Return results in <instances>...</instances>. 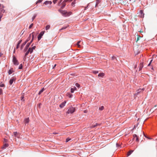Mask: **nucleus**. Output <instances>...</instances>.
Here are the masks:
<instances>
[{
  "label": "nucleus",
  "instance_id": "f257e3e1",
  "mask_svg": "<svg viewBox=\"0 0 157 157\" xmlns=\"http://www.w3.org/2000/svg\"><path fill=\"white\" fill-rule=\"evenodd\" d=\"M58 11L61 13L63 16L66 17L70 15V14L69 13H68L66 11L60 9H59L58 10Z\"/></svg>",
  "mask_w": 157,
  "mask_h": 157
},
{
  "label": "nucleus",
  "instance_id": "f03ea898",
  "mask_svg": "<svg viewBox=\"0 0 157 157\" xmlns=\"http://www.w3.org/2000/svg\"><path fill=\"white\" fill-rule=\"evenodd\" d=\"M75 110V108L71 107L70 108L68 111L67 112V113L69 114V113H73Z\"/></svg>",
  "mask_w": 157,
  "mask_h": 157
},
{
  "label": "nucleus",
  "instance_id": "7ed1b4c3",
  "mask_svg": "<svg viewBox=\"0 0 157 157\" xmlns=\"http://www.w3.org/2000/svg\"><path fill=\"white\" fill-rule=\"evenodd\" d=\"M13 62L15 65H17L19 64L18 60L14 56H13Z\"/></svg>",
  "mask_w": 157,
  "mask_h": 157
},
{
  "label": "nucleus",
  "instance_id": "20e7f679",
  "mask_svg": "<svg viewBox=\"0 0 157 157\" xmlns=\"http://www.w3.org/2000/svg\"><path fill=\"white\" fill-rule=\"evenodd\" d=\"M32 42H31V41H30V42L28 43L26 45V46L25 47V48L24 49V52H26L27 51L29 46L30 45Z\"/></svg>",
  "mask_w": 157,
  "mask_h": 157
},
{
  "label": "nucleus",
  "instance_id": "39448f33",
  "mask_svg": "<svg viewBox=\"0 0 157 157\" xmlns=\"http://www.w3.org/2000/svg\"><path fill=\"white\" fill-rule=\"evenodd\" d=\"M44 31H41L40 34H39L38 36V40H40L42 36H43L44 34Z\"/></svg>",
  "mask_w": 157,
  "mask_h": 157
},
{
  "label": "nucleus",
  "instance_id": "423d86ee",
  "mask_svg": "<svg viewBox=\"0 0 157 157\" xmlns=\"http://www.w3.org/2000/svg\"><path fill=\"white\" fill-rule=\"evenodd\" d=\"M16 78L13 77H12L9 81V84L10 85H11L14 81H15Z\"/></svg>",
  "mask_w": 157,
  "mask_h": 157
},
{
  "label": "nucleus",
  "instance_id": "0eeeda50",
  "mask_svg": "<svg viewBox=\"0 0 157 157\" xmlns=\"http://www.w3.org/2000/svg\"><path fill=\"white\" fill-rule=\"evenodd\" d=\"M143 90H144L143 89H138V90H137L136 91V93L135 94V95L136 96L138 95L140 93L142 92Z\"/></svg>",
  "mask_w": 157,
  "mask_h": 157
},
{
  "label": "nucleus",
  "instance_id": "6e6552de",
  "mask_svg": "<svg viewBox=\"0 0 157 157\" xmlns=\"http://www.w3.org/2000/svg\"><path fill=\"white\" fill-rule=\"evenodd\" d=\"M66 103V102L65 101L62 102L61 104L59 105V107L61 108H63L65 105Z\"/></svg>",
  "mask_w": 157,
  "mask_h": 157
},
{
  "label": "nucleus",
  "instance_id": "1a4fd4ad",
  "mask_svg": "<svg viewBox=\"0 0 157 157\" xmlns=\"http://www.w3.org/2000/svg\"><path fill=\"white\" fill-rule=\"evenodd\" d=\"M27 42L26 40L23 43L21 46V49L22 50L24 46L25 45V44L27 43Z\"/></svg>",
  "mask_w": 157,
  "mask_h": 157
},
{
  "label": "nucleus",
  "instance_id": "9d476101",
  "mask_svg": "<svg viewBox=\"0 0 157 157\" xmlns=\"http://www.w3.org/2000/svg\"><path fill=\"white\" fill-rule=\"evenodd\" d=\"M22 41V40H19V41L18 42V43L17 45V47H16L17 49L19 47L20 45L21 44V42Z\"/></svg>",
  "mask_w": 157,
  "mask_h": 157
},
{
  "label": "nucleus",
  "instance_id": "9b49d317",
  "mask_svg": "<svg viewBox=\"0 0 157 157\" xmlns=\"http://www.w3.org/2000/svg\"><path fill=\"white\" fill-rule=\"evenodd\" d=\"M13 72V71L12 68H10L8 71V73L9 75L11 74Z\"/></svg>",
  "mask_w": 157,
  "mask_h": 157
},
{
  "label": "nucleus",
  "instance_id": "f8f14e48",
  "mask_svg": "<svg viewBox=\"0 0 157 157\" xmlns=\"http://www.w3.org/2000/svg\"><path fill=\"white\" fill-rule=\"evenodd\" d=\"M52 3V2L51 1H46L44 2V4L46 5H47L48 4H51Z\"/></svg>",
  "mask_w": 157,
  "mask_h": 157
},
{
  "label": "nucleus",
  "instance_id": "ddd939ff",
  "mask_svg": "<svg viewBox=\"0 0 157 157\" xmlns=\"http://www.w3.org/2000/svg\"><path fill=\"white\" fill-rule=\"evenodd\" d=\"M24 121L26 124L28 123L29 121V118L27 117L25 118L24 120Z\"/></svg>",
  "mask_w": 157,
  "mask_h": 157
},
{
  "label": "nucleus",
  "instance_id": "4468645a",
  "mask_svg": "<svg viewBox=\"0 0 157 157\" xmlns=\"http://www.w3.org/2000/svg\"><path fill=\"white\" fill-rule=\"evenodd\" d=\"M0 14H2L3 15V13L5 12V10L3 9H0Z\"/></svg>",
  "mask_w": 157,
  "mask_h": 157
},
{
  "label": "nucleus",
  "instance_id": "2eb2a0df",
  "mask_svg": "<svg viewBox=\"0 0 157 157\" xmlns=\"http://www.w3.org/2000/svg\"><path fill=\"white\" fill-rule=\"evenodd\" d=\"M9 146V144H5L3 145L2 148L3 149H6L7 147Z\"/></svg>",
  "mask_w": 157,
  "mask_h": 157
},
{
  "label": "nucleus",
  "instance_id": "dca6fc26",
  "mask_svg": "<svg viewBox=\"0 0 157 157\" xmlns=\"http://www.w3.org/2000/svg\"><path fill=\"white\" fill-rule=\"evenodd\" d=\"M143 67V64L142 63H140V66H139V71H140L141 70Z\"/></svg>",
  "mask_w": 157,
  "mask_h": 157
},
{
  "label": "nucleus",
  "instance_id": "f3484780",
  "mask_svg": "<svg viewBox=\"0 0 157 157\" xmlns=\"http://www.w3.org/2000/svg\"><path fill=\"white\" fill-rule=\"evenodd\" d=\"M61 4H62V6H61V8L62 9H63L64 8V7L65 6L66 4V3H64L62 2L61 3Z\"/></svg>",
  "mask_w": 157,
  "mask_h": 157
},
{
  "label": "nucleus",
  "instance_id": "a211bd4d",
  "mask_svg": "<svg viewBox=\"0 0 157 157\" xmlns=\"http://www.w3.org/2000/svg\"><path fill=\"white\" fill-rule=\"evenodd\" d=\"M44 88H43L39 92V93H38V94L39 95H40L43 91H44Z\"/></svg>",
  "mask_w": 157,
  "mask_h": 157
},
{
  "label": "nucleus",
  "instance_id": "6ab92c4d",
  "mask_svg": "<svg viewBox=\"0 0 157 157\" xmlns=\"http://www.w3.org/2000/svg\"><path fill=\"white\" fill-rule=\"evenodd\" d=\"M133 150H130L127 153L128 156L130 155L133 151Z\"/></svg>",
  "mask_w": 157,
  "mask_h": 157
},
{
  "label": "nucleus",
  "instance_id": "aec40b11",
  "mask_svg": "<svg viewBox=\"0 0 157 157\" xmlns=\"http://www.w3.org/2000/svg\"><path fill=\"white\" fill-rule=\"evenodd\" d=\"M104 73H100L98 75V76L99 77H103L104 76Z\"/></svg>",
  "mask_w": 157,
  "mask_h": 157
},
{
  "label": "nucleus",
  "instance_id": "412c9836",
  "mask_svg": "<svg viewBox=\"0 0 157 157\" xmlns=\"http://www.w3.org/2000/svg\"><path fill=\"white\" fill-rule=\"evenodd\" d=\"M34 33V32H33L32 33H31V35L32 34V39H31V42H33V40H34V35H33V33Z\"/></svg>",
  "mask_w": 157,
  "mask_h": 157
},
{
  "label": "nucleus",
  "instance_id": "4be33fe9",
  "mask_svg": "<svg viewBox=\"0 0 157 157\" xmlns=\"http://www.w3.org/2000/svg\"><path fill=\"white\" fill-rule=\"evenodd\" d=\"M31 34H30L29 35V36L28 38L26 40V41L28 42V41H29L31 39Z\"/></svg>",
  "mask_w": 157,
  "mask_h": 157
},
{
  "label": "nucleus",
  "instance_id": "5701e85b",
  "mask_svg": "<svg viewBox=\"0 0 157 157\" xmlns=\"http://www.w3.org/2000/svg\"><path fill=\"white\" fill-rule=\"evenodd\" d=\"M30 49H29L26 52L25 55V56H26L27 55H28L29 53L30 52Z\"/></svg>",
  "mask_w": 157,
  "mask_h": 157
},
{
  "label": "nucleus",
  "instance_id": "b1692460",
  "mask_svg": "<svg viewBox=\"0 0 157 157\" xmlns=\"http://www.w3.org/2000/svg\"><path fill=\"white\" fill-rule=\"evenodd\" d=\"M80 42V41H78L77 43V45L78 47L80 48H81V46L79 44V43Z\"/></svg>",
  "mask_w": 157,
  "mask_h": 157
},
{
  "label": "nucleus",
  "instance_id": "393cba45",
  "mask_svg": "<svg viewBox=\"0 0 157 157\" xmlns=\"http://www.w3.org/2000/svg\"><path fill=\"white\" fill-rule=\"evenodd\" d=\"M140 13L141 14V16L142 17L144 16V13H143V10H141L140 11Z\"/></svg>",
  "mask_w": 157,
  "mask_h": 157
},
{
  "label": "nucleus",
  "instance_id": "a878e982",
  "mask_svg": "<svg viewBox=\"0 0 157 157\" xmlns=\"http://www.w3.org/2000/svg\"><path fill=\"white\" fill-rule=\"evenodd\" d=\"M22 67H23L22 64H21L20 65L19 67H18V69H21L22 68Z\"/></svg>",
  "mask_w": 157,
  "mask_h": 157
},
{
  "label": "nucleus",
  "instance_id": "bb28decb",
  "mask_svg": "<svg viewBox=\"0 0 157 157\" xmlns=\"http://www.w3.org/2000/svg\"><path fill=\"white\" fill-rule=\"evenodd\" d=\"M104 109V107L102 106L99 107V109L100 110H102Z\"/></svg>",
  "mask_w": 157,
  "mask_h": 157
},
{
  "label": "nucleus",
  "instance_id": "cd10ccee",
  "mask_svg": "<svg viewBox=\"0 0 157 157\" xmlns=\"http://www.w3.org/2000/svg\"><path fill=\"white\" fill-rule=\"evenodd\" d=\"M24 96L22 95L21 97V100L22 101H25V100L24 99Z\"/></svg>",
  "mask_w": 157,
  "mask_h": 157
},
{
  "label": "nucleus",
  "instance_id": "c85d7f7f",
  "mask_svg": "<svg viewBox=\"0 0 157 157\" xmlns=\"http://www.w3.org/2000/svg\"><path fill=\"white\" fill-rule=\"evenodd\" d=\"M36 16V14H35L32 18V21H33Z\"/></svg>",
  "mask_w": 157,
  "mask_h": 157
},
{
  "label": "nucleus",
  "instance_id": "c756f323",
  "mask_svg": "<svg viewBox=\"0 0 157 157\" xmlns=\"http://www.w3.org/2000/svg\"><path fill=\"white\" fill-rule=\"evenodd\" d=\"M99 124H98V123H96V124H95L93 125L92 126V128H94L95 127H96V126L98 125H99Z\"/></svg>",
  "mask_w": 157,
  "mask_h": 157
},
{
  "label": "nucleus",
  "instance_id": "7c9ffc66",
  "mask_svg": "<svg viewBox=\"0 0 157 157\" xmlns=\"http://www.w3.org/2000/svg\"><path fill=\"white\" fill-rule=\"evenodd\" d=\"M50 28V26L49 25H48L46 26L45 28H46V30H47L49 29Z\"/></svg>",
  "mask_w": 157,
  "mask_h": 157
},
{
  "label": "nucleus",
  "instance_id": "2f4dec72",
  "mask_svg": "<svg viewBox=\"0 0 157 157\" xmlns=\"http://www.w3.org/2000/svg\"><path fill=\"white\" fill-rule=\"evenodd\" d=\"M67 28V26H64L61 29H60V31L61 30H63L64 29H65Z\"/></svg>",
  "mask_w": 157,
  "mask_h": 157
},
{
  "label": "nucleus",
  "instance_id": "473e14b6",
  "mask_svg": "<svg viewBox=\"0 0 157 157\" xmlns=\"http://www.w3.org/2000/svg\"><path fill=\"white\" fill-rule=\"evenodd\" d=\"M2 82L0 84V86L1 87H4L5 86V85L4 84L2 83Z\"/></svg>",
  "mask_w": 157,
  "mask_h": 157
},
{
  "label": "nucleus",
  "instance_id": "72a5a7b5",
  "mask_svg": "<svg viewBox=\"0 0 157 157\" xmlns=\"http://www.w3.org/2000/svg\"><path fill=\"white\" fill-rule=\"evenodd\" d=\"M70 0H64L62 2L64 3H66V2L68 1H70Z\"/></svg>",
  "mask_w": 157,
  "mask_h": 157
},
{
  "label": "nucleus",
  "instance_id": "f704fd0d",
  "mask_svg": "<svg viewBox=\"0 0 157 157\" xmlns=\"http://www.w3.org/2000/svg\"><path fill=\"white\" fill-rule=\"evenodd\" d=\"M17 132H14L13 133V135L15 136H17Z\"/></svg>",
  "mask_w": 157,
  "mask_h": 157
},
{
  "label": "nucleus",
  "instance_id": "c9c22d12",
  "mask_svg": "<svg viewBox=\"0 0 157 157\" xmlns=\"http://www.w3.org/2000/svg\"><path fill=\"white\" fill-rule=\"evenodd\" d=\"M100 2L101 0H96V3H97V4H98Z\"/></svg>",
  "mask_w": 157,
  "mask_h": 157
},
{
  "label": "nucleus",
  "instance_id": "e433bc0d",
  "mask_svg": "<svg viewBox=\"0 0 157 157\" xmlns=\"http://www.w3.org/2000/svg\"><path fill=\"white\" fill-rule=\"evenodd\" d=\"M75 1H74V2H72L71 3V5L72 6H75Z\"/></svg>",
  "mask_w": 157,
  "mask_h": 157
},
{
  "label": "nucleus",
  "instance_id": "4c0bfd02",
  "mask_svg": "<svg viewBox=\"0 0 157 157\" xmlns=\"http://www.w3.org/2000/svg\"><path fill=\"white\" fill-rule=\"evenodd\" d=\"M42 1V0H38L36 2V4H37L38 3H40Z\"/></svg>",
  "mask_w": 157,
  "mask_h": 157
},
{
  "label": "nucleus",
  "instance_id": "58836bf2",
  "mask_svg": "<svg viewBox=\"0 0 157 157\" xmlns=\"http://www.w3.org/2000/svg\"><path fill=\"white\" fill-rule=\"evenodd\" d=\"M74 90L73 88H72L71 89V93H73L74 92Z\"/></svg>",
  "mask_w": 157,
  "mask_h": 157
},
{
  "label": "nucleus",
  "instance_id": "ea45409f",
  "mask_svg": "<svg viewBox=\"0 0 157 157\" xmlns=\"http://www.w3.org/2000/svg\"><path fill=\"white\" fill-rule=\"evenodd\" d=\"M75 86L78 87H79L80 85L78 83H76L75 84Z\"/></svg>",
  "mask_w": 157,
  "mask_h": 157
},
{
  "label": "nucleus",
  "instance_id": "a19ab883",
  "mask_svg": "<svg viewBox=\"0 0 157 157\" xmlns=\"http://www.w3.org/2000/svg\"><path fill=\"white\" fill-rule=\"evenodd\" d=\"M33 23H32V24H31L30 25V26H29V29H31V28L32 27V26H33Z\"/></svg>",
  "mask_w": 157,
  "mask_h": 157
},
{
  "label": "nucleus",
  "instance_id": "79ce46f5",
  "mask_svg": "<svg viewBox=\"0 0 157 157\" xmlns=\"http://www.w3.org/2000/svg\"><path fill=\"white\" fill-rule=\"evenodd\" d=\"M98 71H93V73L94 74H96L98 73Z\"/></svg>",
  "mask_w": 157,
  "mask_h": 157
},
{
  "label": "nucleus",
  "instance_id": "37998d69",
  "mask_svg": "<svg viewBox=\"0 0 157 157\" xmlns=\"http://www.w3.org/2000/svg\"><path fill=\"white\" fill-rule=\"evenodd\" d=\"M29 49H30V53H32L33 51V50L31 48H29Z\"/></svg>",
  "mask_w": 157,
  "mask_h": 157
},
{
  "label": "nucleus",
  "instance_id": "c03bdc74",
  "mask_svg": "<svg viewBox=\"0 0 157 157\" xmlns=\"http://www.w3.org/2000/svg\"><path fill=\"white\" fill-rule=\"evenodd\" d=\"M133 139H134L135 138V137H138V136H137V135L136 134H134V135H133Z\"/></svg>",
  "mask_w": 157,
  "mask_h": 157
},
{
  "label": "nucleus",
  "instance_id": "a18cd8bd",
  "mask_svg": "<svg viewBox=\"0 0 157 157\" xmlns=\"http://www.w3.org/2000/svg\"><path fill=\"white\" fill-rule=\"evenodd\" d=\"M2 94V90L0 89V95Z\"/></svg>",
  "mask_w": 157,
  "mask_h": 157
},
{
  "label": "nucleus",
  "instance_id": "49530a36",
  "mask_svg": "<svg viewBox=\"0 0 157 157\" xmlns=\"http://www.w3.org/2000/svg\"><path fill=\"white\" fill-rule=\"evenodd\" d=\"M0 9H3L4 8V6L3 5H1V6Z\"/></svg>",
  "mask_w": 157,
  "mask_h": 157
},
{
  "label": "nucleus",
  "instance_id": "de8ad7c7",
  "mask_svg": "<svg viewBox=\"0 0 157 157\" xmlns=\"http://www.w3.org/2000/svg\"><path fill=\"white\" fill-rule=\"evenodd\" d=\"M71 139H69V138H67L66 139V142H68V141H69L70 140H71Z\"/></svg>",
  "mask_w": 157,
  "mask_h": 157
},
{
  "label": "nucleus",
  "instance_id": "09e8293b",
  "mask_svg": "<svg viewBox=\"0 0 157 157\" xmlns=\"http://www.w3.org/2000/svg\"><path fill=\"white\" fill-rule=\"evenodd\" d=\"M36 48V46H33V47H32V48H31L33 50H34L35 49V48Z\"/></svg>",
  "mask_w": 157,
  "mask_h": 157
},
{
  "label": "nucleus",
  "instance_id": "8fccbe9b",
  "mask_svg": "<svg viewBox=\"0 0 157 157\" xmlns=\"http://www.w3.org/2000/svg\"><path fill=\"white\" fill-rule=\"evenodd\" d=\"M58 0H53V2L54 4H55Z\"/></svg>",
  "mask_w": 157,
  "mask_h": 157
},
{
  "label": "nucleus",
  "instance_id": "3c124183",
  "mask_svg": "<svg viewBox=\"0 0 157 157\" xmlns=\"http://www.w3.org/2000/svg\"><path fill=\"white\" fill-rule=\"evenodd\" d=\"M69 97L70 98H71L73 96V95L72 94H69Z\"/></svg>",
  "mask_w": 157,
  "mask_h": 157
},
{
  "label": "nucleus",
  "instance_id": "603ef678",
  "mask_svg": "<svg viewBox=\"0 0 157 157\" xmlns=\"http://www.w3.org/2000/svg\"><path fill=\"white\" fill-rule=\"evenodd\" d=\"M139 138H138V137H136V141L137 142H138L139 141Z\"/></svg>",
  "mask_w": 157,
  "mask_h": 157
},
{
  "label": "nucleus",
  "instance_id": "864d4df0",
  "mask_svg": "<svg viewBox=\"0 0 157 157\" xmlns=\"http://www.w3.org/2000/svg\"><path fill=\"white\" fill-rule=\"evenodd\" d=\"M144 136H145V137H146V138H148V139H149L150 140V139H151V138H149V137H148L147 136H145V135H144Z\"/></svg>",
  "mask_w": 157,
  "mask_h": 157
},
{
  "label": "nucleus",
  "instance_id": "5fc2aeb1",
  "mask_svg": "<svg viewBox=\"0 0 157 157\" xmlns=\"http://www.w3.org/2000/svg\"><path fill=\"white\" fill-rule=\"evenodd\" d=\"M116 146L117 147H118L120 146V145L117 143H116Z\"/></svg>",
  "mask_w": 157,
  "mask_h": 157
},
{
  "label": "nucleus",
  "instance_id": "6e6d98bb",
  "mask_svg": "<svg viewBox=\"0 0 157 157\" xmlns=\"http://www.w3.org/2000/svg\"><path fill=\"white\" fill-rule=\"evenodd\" d=\"M3 16L2 15L0 14V21H1V19Z\"/></svg>",
  "mask_w": 157,
  "mask_h": 157
},
{
  "label": "nucleus",
  "instance_id": "4d7b16f0",
  "mask_svg": "<svg viewBox=\"0 0 157 157\" xmlns=\"http://www.w3.org/2000/svg\"><path fill=\"white\" fill-rule=\"evenodd\" d=\"M115 58V57L114 56H113L112 57V59L113 60H114Z\"/></svg>",
  "mask_w": 157,
  "mask_h": 157
},
{
  "label": "nucleus",
  "instance_id": "13d9d810",
  "mask_svg": "<svg viewBox=\"0 0 157 157\" xmlns=\"http://www.w3.org/2000/svg\"><path fill=\"white\" fill-rule=\"evenodd\" d=\"M73 89H74V90H76L77 89V88L75 87H74V88H73Z\"/></svg>",
  "mask_w": 157,
  "mask_h": 157
},
{
  "label": "nucleus",
  "instance_id": "bf43d9fd",
  "mask_svg": "<svg viewBox=\"0 0 157 157\" xmlns=\"http://www.w3.org/2000/svg\"><path fill=\"white\" fill-rule=\"evenodd\" d=\"M84 113H86L87 112V110H86L84 111Z\"/></svg>",
  "mask_w": 157,
  "mask_h": 157
},
{
  "label": "nucleus",
  "instance_id": "052dcab7",
  "mask_svg": "<svg viewBox=\"0 0 157 157\" xmlns=\"http://www.w3.org/2000/svg\"><path fill=\"white\" fill-rule=\"evenodd\" d=\"M25 59H26V56H25L23 58V59L25 60Z\"/></svg>",
  "mask_w": 157,
  "mask_h": 157
},
{
  "label": "nucleus",
  "instance_id": "680f3d73",
  "mask_svg": "<svg viewBox=\"0 0 157 157\" xmlns=\"http://www.w3.org/2000/svg\"><path fill=\"white\" fill-rule=\"evenodd\" d=\"M56 66V64L54 65V66L52 68L54 69V67Z\"/></svg>",
  "mask_w": 157,
  "mask_h": 157
},
{
  "label": "nucleus",
  "instance_id": "e2e57ef3",
  "mask_svg": "<svg viewBox=\"0 0 157 157\" xmlns=\"http://www.w3.org/2000/svg\"><path fill=\"white\" fill-rule=\"evenodd\" d=\"M87 7H88V6H87L86 7H85V9L84 10H86V9H87Z\"/></svg>",
  "mask_w": 157,
  "mask_h": 157
},
{
  "label": "nucleus",
  "instance_id": "0e129e2a",
  "mask_svg": "<svg viewBox=\"0 0 157 157\" xmlns=\"http://www.w3.org/2000/svg\"><path fill=\"white\" fill-rule=\"evenodd\" d=\"M98 5V4H97V3H96V5H95V7H97Z\"/></svg>",
  "mask_w": 157,
  "mask_h": 157
},
{
  "label": "nucleus",
  "instance_id": "69168bd1",
  "mask_svg": "<svg viewBox=\"0 0 157 157\" xmlns=\"http://www.w3.org/2000/svg\"><path fill=\"white\" fill-rule=\"evenodd\" d=\"M152 60H152V59H151V60H150V63H151V62H152Z\"/></svg>",
  "mask_w": 157,
  "mask_h": 157
},
{
  "label": "nucleus",
  "instance_id": "338daca9",
  "mask_svg": "<svg viewBox=\"0 0 157 157\" xmlns=\"http://www.w3.org/2000/svg\"><path fill=\"white\" fill-rule=\"evenodd\" d=\"M2 54L1 52H0V57L1 56H2Z\"/></svg>",
  "mask_w": 157,
  "mask_h": 157
},
{
  "label": "nucleus",
  "instance_id": "774afa93",
  "mask_svg": "<svg viewBox=\"0 0 157 157\" xmlns=\"http://www.w3.org/2000/svg\"><path fill=\"white\" fill-rule=\"evenodd\" d=\"M63 0H60V3H61L62 1H63Z\"/></svg>",
  "mask_w": 157,
  "mask_h": 157
}]
</instances>
